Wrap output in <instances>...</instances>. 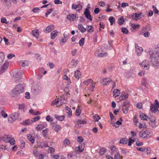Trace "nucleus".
Wrapping results in <instances>:
<instances>
[{
  "mask_svg": "<svg viewBox=\"0 0 159 159\" xmlns=\"http://www.w3.org/2000/svg\"><path fill=\"white\" fill-rule=\"evenodd\" d=\"M148 53L152 64L156 66H158L159 64V52L155 50H151L149 51Z\"/></svg>",
  "mask_w": 159,
  "mask_h": 159,
  "instance_id": "nucleus-1",
  "label": "nucleus"
},
{
  "mask_svg": "<svg viewBox=\"0 0 159 159\" xmlns=\"http://www.w3.org/2000/svg\"><path fill=\"white\" fill-rule=\"evenodd\" d=\"M25 84L24 83L16 85L12 90L11 96L14 97L16 95L23 93L25 92Z\"/></svg>",
  "mask_w": 159,
  "mask_h": 159,
  "instance_id": "nucleus-2",
  "label": "nucleus"
},
{
  "mask_svg": "<svg viewBox=\"0 0 159 159\" xmlns=\"http://www.w3.org/2000/svg\"><path fill=\"white\" fill-rule=\"evenodd\" d=\"M95 53L96 55L98 57H104L107 55L106 49H104L103 48H98Z\"/></svg>",
  "mask_w": 159,
  "mask_h": 159,
  "instance_id": "nucleus-3",
  "label": "nucleus"
},
{
  "mask_svg": "<svg viewBox=\"0 0 159 159\" xmlns=\"http://www.w3.org/2000/svg\"><path fill=\"white\" fill-rule=\"evenodd\" d=\"M11 76L15 81L16 83H18L21 78V73L18 71H16L13 72L11 74Z\"/></svg>",
  "mask_w": 159,
  "mask_h": 159,
  "instance_id": "nucleus-4",
  "label": "nucleus"
},
{
  "mask_svg": "<svg viewBox=\"0 0 159 159\" xmlns=\"http://www.w3.org/2000/svg\"><path fill=\"white\" fill-rule=\"evenodd\" d=\"M9 65V62L6 61L0 66V75L7 71Z\"/></svg>",
  "mask_w": 159,
  "mask_h": 159,
  "instance_id": "nucleus-5",
  "label": "nucleus"
},
{
  "mask_svg": "<svg viewBox=\"0 0 159 159\" xmlns=\"http://www.w3.org/2000/svg\"><path fill=\"white\" fill-rule=\"evenodd\" d=\"M19 114L15 112L11 114L8 117V121L9 123H12L19 118Z\"/></svg>",
  "mask_w": 159,
  "mask_h": 159,
  "instance_id": "nucleus-6",
  "label": "nucleus"
},
{
  "mask_svg": "<svg viewBox=\"0 0 159 159\" xmlns=\"http://www.w3.org/2000/svg\"><path fill=\"white\" fill-rule=\"evenodd\" d=\"M152 135V133L148 130L141 131L139 133V136L143 138L150 137Z\"/></svg>",
  "mask_w": 159,
  "mask_h": 159,
  "instance_id": "nucleus-7",
  "label": "nucleus"
},
{
  "mask_svg": "<svg viewBox=\"0 0 159 159\" xmlns=\"http://www.w3.org/2000/svg\"><path fill=\"white\" fill-rule=\"evenodd\" d=\"M139 65L142 69L145 70L148 69L149 67V62L146 60L143 61L142 63H139Z\"/></svg>",
  "mask_w": 159,
  "mask_h": 159,
  "instance_id": "nucleus-8",
  "label": "nucleus"
},
{
  "mask_svg": "<svg viewBox=\"0 0 159 159\" xmlns=\"http://www.w3.org/2000/svg\"><path fill=\"white\" fill-rule=\"evenodd\" d=\"M135 48L137 55L138 56H140L143 51V48L138 46L137 43L135 44Z\"/></svg>",
  "mask_w": 159,
  "mask_h": 159,
  "instance_id": "nucleus-9",
  "label": "nucleus"
},
{
  "mask_svg": "<svg viewBox=\"0 0 159 159\" xmlns=\"http://www.w3.org/2000/svg\"><path fill=\"white\" fill-rule=\"evenodd\" d=\"M18 108L23 112H25L27 110V107L23 103H19L17 104Z\"/></svg>",
  "mask_w": 159,
  "mask_h": 159,
  "instance_id": "nucleus-10",
  "label": "nucleus"
},
{
  "mask_svg": "<svg viewBox=\"0 0 159 159\" xmlns=\"http://www.w3.org/2000/svg\"><path fill=\"white\" fill-rule=\"evenodd\" d=\"M84 14L87 19L90 21L92 20L91 16L90 14V11L88 8L85 9Z\"/></svg>",
  "mask_w": 159,
  "mask_h": 159,
  "instance_id": "nucleus-11",
  "label": "nucleus"
},
{
  "mask_svg": "<svg viewBox=\"0 0 159 159\" xmlns=\"http://www.w3.org/2000/svg\"><path fill=\"white\" fill-rule=\"evenodd\" d=\"M41 90V88L40 86H37L36 87H33L31 89L32 92L34 94H37L40 92Z\"/></svg>",
  "mask_w": 159,
  "mask_h": 159,
  "instance_id": "nucleus-12",
  "label": "nucleus"
},
{
  "mask_svg": "<svg viewBox=\"0 0 159 159\" xmlns=\"http://www.w3.org/2000/svg\"><path fill=\"white\" fill-rule=\"evenodd\" d=\"M71 8L72 9H77V10L79 11L82 8V7L80 4H76L73 3L72 5Z\"/></svg>",
  "mask_w": 159,
  "mask_h": 159,
  "instance_id": "nucleus-13",
  "label": "nucleus"
},
{
  "mask_svg": "<svg viewBox=\"0 0 159 159\" xmlns=\"http://www.w3.org/2000/svg\"><path fill=\"white\" fill-rule=\"evenodd\" d=\"M47 125L46 123H43V124L38 125L36 127V129L38 131L41 130L44 128L47 127Z\"/></svg>",
  "mask_w": 159,
  "mask_h": 159,
  "instance_id": "nucleus-14",
  "label": "nucleus"
},
{
  "mask_svg": "<svg viewBox=\"0 0 159 159\" xmlns=\"http://www.w3.org/2000/svg\"><path fill=\"white\" fill-rule=\"evenodd\" d=\"M51 145V143L48 141H43L41 143L40 146L41 148L49 147Z\"/></svg>",
  "mask_w": 159,
  "mask_h": 159,
  "instance_id": "nucleus-15",
  "label": "nucleus"
},
{
  "mask_svg": "<svg viewBox=\"0 0 159 159\" xmlns=\"http://www.w3.org/2000/svg\"><path fill=\"white\" fill-rule=\"evenodd\" d=\"M111 81V80L109 78H105L101 80V82L104 85H106L110 84Z\"/></svg>",
  "mask_w": 159,
  "mask_h": 159,
  "instance_id": "nucleus-16",
  "label": "nucleus"
},
{
  "mask_svg": "<svg viewBox=\"0 0 159 159\" xmlns=\"http://www.w3.org/2000/svg\"><path fill=\"white\" fill-rule=\"evenodd\" d=\"M141 17V13H135L133 14L132 15V19L136 21L137 20Z\"/></svg>",
  "mask_w": 159,
  "mask_h": 159,
  "instance_id": "nucleus-17",
  "label": "nucleus"
},
{
  "mask_svg": "<svg viewBox=\"0 0 159 159\" xmlns=\"http://www.w3.org/2000/svg\"><path fill=\"white\" fill-rule=\"evenodd\" d=\"M10 137L9 135H4L1 137V139L5 143H7L10 140Z\"/></svg>",
  "mask_w": 159,
  "mask_h": 159,
  "instance_id": "nucleus-18",
  "label": "nucleus"
},
{
  "mask_svg": "<svg viewBox=\"0 0 159 159\" xmlns=\"http://www.w3.org/2000/svg\"><path fill=\"white\" fill-rule=\"evenodd\" d=\"M76 17V15L73 14H69L67 16V19L70 21H73Z\"/></svg>",
  "mask_w": 159,
  "mask_h": 159,
  "instance_id": "nucleus-19",
  "label": "nucleus"
},
{
  "mask_svg": "<svg viewBox=\"0 0 159 159\" xmlns=\"http://www.w3.org/2000/svg\"><path fill=\"white\" fill-rule=\"evenodd\" d=\"M54 29V26L52 25H50L48 26L44 31L46 33L50 32Z\"/></svg>",
  "mask_w": 159,
  "mask_h": 159,
  "instance_id": "nucleus-20",
  "label": "nucleus"
},
{
  "mask_svg": "<svg viewBox=\"0 0 159 159\" xmlns=\"http://www.w3.org/2000/svg\"><path fill=\"white\" fill-rule=\"evenodd\" d=\"M51 105L52 106L56 105L57 107H59L61 106V104L59 103L58 99L56 98L51 102Z\"/></svg>",
  "mask_w": 159,
  "mask_h": 159,
  "instance_id": "nucleus-21",
  "label": "nucleus"
},
{
  "mask_svg": "<svg viewBox=\"0 0 159 159\" xmlns=\"http://www.w3.org/2000/svg\"><path fill=\"white\" fill-rule=\"evenodd\" d=\"M61 128V127L59 125H54L52 126V129L57 132H58L60 130Z\"/></svg>",
  "mask_w": 159,
  "mask_h": 159,
  "instance_id": "nucleus-22",
  "label": "nucleus"
},
{
  "mask_svg": "<svg viewBox=\"0 0 159 159\" xmlns=\"http://www.w3.org/2000/svg\"><path fill=\"white\" fill-rule=\"evenodd\" d=\"M18 64L19 65L23 67H24L27 66L29 64V62L27 61L22 60L19 61Z\"/></svg>",
  "mask_w": 159,
  "mask_h": 159,
  "instance_id": "nucleus-23",
  "label": "nucleus"
},
{
  "mask_svg": "<svg viewBox=\"0 0 159 159\" xmlns=\"http://www.w3.org/2000/svg\"><path fill=\"white\" fill-rule=\"evenodd\" d=\"M158 108L154 104H152L150 106L151 111L153 113H155L158 111Z\"/></svg>",
  "mask_w": 159,
  "mask_h": 159,
  "instance_id": "nucleus-24",
  "label": "nucleus"
},
{
  "mask_svg": "<svg viewBox=\"0 0 159 159\" xmlns=\"http://www.w3.org/2000/svg\"><path fill=\"white\" fill-rule=\"evenodd\" d=\"M65 116H59L57 114H55L54 115V117L56 119L58 120L61 121L64 120L65 118Z\"/></svg>",
  "mask_w": 159,
  "mask_h": 159,
  "instance_id": "nucleus-25",
  "label": "nucleus"
},
{
  "mask_svg": "<svg viewBox=\"0 0 159 159\" xmlns=\"http://www.w3.org/2000/svg\"><path fill=\"white\" fill-rule=\"evenodd\" d=\"M32 33L33 36L35 37L37 39H38L39 38V33L38 30L36 29L32 31Z\"/></svg>",
  "mask_w": 159,
  "mask_h": 159,
  "instance_id": "nucleus-26",
  "label": "nucleus"
},
{
  "mask_svg": "<svg viewBox=\"0 0 159 159\" xmlns=\"http://www.w3.org/2000/svg\"><path fill=\"white\" fill-rule=\"evenodd\" d=\"M5 55L2 52H0V66L3 63L5 60Z\"/></svg>",
  "mask_w": 159,
  "mask_h": 159,
  "instance_id": "nucleus-27",
  "label": "nucleus"
},
{
  "mask_svg": "<svg viewBox=\"0 0 159 159\" xmlns=\"http://www.w3.org/2000/svg\"><path fill=\"white\" fill-rule=\"evenodd\" d=\"M76 123L78 126H81L82 124H85L86 121L84 120H76Z\"/></svg>",
  "mask_w": 159,
  "mask_h": 159,
  "instance_id": "nucleus-28",
  "label": "nucleus"
},
{
  "mask_svg": "<svg viewBox=\"0 0 159 159\" xmlns=\"http://www.w3.org/2000/svg\"><path fill=\"white\" fill-rule=\"evenodd\" d=\"M128 93H122L119 97V100L122 101L124 99H125L128 98Z\"/></svg>",
  "mask_w": 159,
  "mask_h": 159,
  "instance_id": "nucleus-29",
  "label": "nucleus"
},
{
  "mask_svg": "<svg viewBox=\"0 0 159 159\" xmlns=\"http://www.w3.org/2000/svg\"><path fill=\"white\" fill-rule=\"evenodd\" d=\"M114 155V159H121L122 158V156H121L119 152H116L114 154L112 155Z\"/></svg>",
  "mask_w": 159,
  "mask_h": 159,
  "instance_id": "nucleus-30",
  "label": "nucleus"
},
{
  "mask_svg": "<svg viewBox=\"0 0 159 159\" xmlns=\"http://www.w3.org/2000/svg\"><path fill=\"white\" fill-rule=\"evenodd\" d=\"M58 100L59 101V103L61 104V106L62 104H65L66 102V100L63 95H62V96H61L60 98H58Z\"/></svg>",
  "mask_w": 159,
  "mask_h": 159,
  "instance_id": "nucleus-31",
  "label": "nucleus"
},
{
  "mask_svg": "<svg viewBox=\"0 0 159 159\" xmlns=\"http://www.w3.org/2000/svg\"><path fill=\"white\" fill-rule=\"evenodd\" d=\"M84 143H83L82 144H81V145H80L79 146L78 149L77 148L76 150L80 152H82L84 149Z\"/></svg>",
  "mask_w": 159,
  "mask_h": 159,
  "instance_id": "nucleus-32",
  "label": "nucleus"
},
{
  "mask_svg": "<svg viewBox=\"0 0 159 159\" xmlns=\"http://www.w3.org/2000/svg\"><path fill=\"white\" fill-rule=\"evenodd\" d=\"M110 149L111 151V153L112 155L115 153L116 152H118L117 148L114 146H111Z\"/></svg>",
  "mask_w": 159,
  "mask_h": 159,
  "instance_id": "nucleus-33",
  "label": "nucleus"
},
{
  "mask_svg": "<svg viewBox=\"0 0 159 159\" xmlns=\"http://www.w3.org/2000/svg\"><path fill=\"white\" fill-rule=\"evenodd\" d=\"M6 101L5 97L2 95L0 96V103L2 105H4L5 102Z\"/></svg>",
  "mask_w": 159,
  "mask_h": 159,
  "instance_id": "nucleus-34",
  "label": "nucleus"
},
{
  "mask_svg": "<svg viewBox=\"0 0 159 159\" xmlns=\"http://www.w3.org/2000/svg\"><path fill=\"white\" fill-rule=\"evenodd\" d=\"M78 28L82 33H84L86 31V29L83 27L82 24H79L78 25Z\"/></svg>",
  "mask_w": 159,
  "mask_h": 159,
  "instance_id": "nucleus-35",
  "label": "nucleus"
},
{
  "mask_svg": "<svg viewBox=\"0 0 159 159\" xmlns=\"http://www.w3.org/2000/svg\"><path fill=\"white\" fill-rule=\"evenodd\" d=\"M27 138L28 140L31 142V143H34V137L32 134H30L27 136Z\"/></svg>",
  "mask_w": 159,
  "mask_h": 159,
  "instance_id": "nucleus-36",
  "label": "nucleus"
},
{
  "mask_svg": "<svg viewBox=\"0 0 159 159\" xmlns=\"http://www.w3.org/2000/svg\"><path fill=\"white\" fill-rule=\"evenodd\" d=\"M58 32L57 30H54L51 34V38L52 39H53L57 36Z\"/></svg>",
  "mask_w": 159,
  "mask_h": 159,
  "instance_id": "nucleus-37",
  "label": "nucleus"
},
{
  "mask_svg": "<svg viewBox=\"0 0 159 159\" xmlns=\"http://www.w3.org/2000/svg\"><path fill=\"white\" fill-rule=\"evenodd\" d=\"M65 110L66 112L69 116H72V111L70 108L68 107H66L65 108Z\"/></svg>",
  "mask_w": 159,
  "mask_h": 159,
  "instance_id": "nucleus-38",
  "label": "nucleus"
},
{
  "mask_svg": "<svg viewBox=\"0 0 159 159\" xmlns=\"http://www.w3.org/2000/svg\"><path fill=\"white\" fill-rule=\"evenodd\" d=\"M81 111V108L78 106L77 108L76 109L75 111V115L76 116H79L80 114Z\"/></svg>",
  "mask_w": 159,
  "mask_h": 159,
  "instance_id": "nucleus-39",
  "label": "nucleus"
},
{
  "mask_svg": "<svg viewBox=\"0 0 159 159\" xmlns=\"http://www.w3.org/2000/svg\"><path fill=\"white\" fill-rule=\"evenodd\" d=\"M80 75L81 72L77 70L75 72L74 76L76 79H79L80 78Z\"/></svg>",
  "mask_w": 159,
  "mask_h": 159,
  "instance_id": "nucleus-40",
  "label": "nucleus"
},
{
  "mask_svg": "<svg viewBox=\"0 0 159 159\" xmlns=\"http://www.w3.org/2000/svg\"><path fill=\"white\" fill-rule=\"evenodd\" d=\"M63 79L67 81V85H69L71 83L70 79L66 75H64L63 77Z\"/></svg>",
  "mask_w": 159,
  "mask_h": 159,
  "instance_id": "nucleus-41",
  "label": "nucleus"
},
{
  "mask_svg": "<svg viewBox=\"0 0 159 159\" xmlns=\"http://www.w3.org/2000/svg\"><path fill=\"white\" fill-rule=\"evenodd\" d=\"M93 80L91 79H89L84 81L83 84L86 85H88L92 83Z\"/></svg>",
  "mask_w": 159,
  "mask_h": 159,
  "instance_id": "nucleus-42",
  "label": "nucleus"
},
{
  "mask_svg": "<svg viewBox=\"0 0 159 159\" xmlns=\"http://www.w3.org/2000/svg\"><path fill=\"white\" fill-rule=\"evenodd\" d=\"M63 36L64 37L61 39V41L62 43H65L67 41L68 38V37L67 35L65 34H63Z\"/></svg>",
  "mask_w": 159,
  "mask_h": 159,
  "instance_id": "nucleus-43",
  "label": "nucleus"
},
{
  "mask_svg": "<svg viewBox=\"0 0 159 159\" xmlns=\"http://www.w3.org/2000/svg\"><path fill=\"white\" fill-rule=\"evenodd\" d=\"M86 29L89 33H91L93 31V29L91 25H87Z\"/></svg>",
  "mask_w": 159,
  "mask_h": 159,
  "instance_id": "nucleus-44",
  "label": "nucleus"
},
{
  "mask_svg": "<svg viewBox=\"0 0 159 159\" xmlns=\"http://www.w3.org/2000/svg\"><path fill=\"white\" fill-rule=\"evenodd\" d=\"M141 120H147L148 117L146 115L143 113L141 115H140L139 116Z\"/></svg>",
  "mask_w": 159,
  "mask_h": 159,
  "instance_id": "nucleus-45",
  "label": "nucleus"
},
{
  "mask_svg": "<svg viewBox=\"0 0 159 159\" xmlns=\"http://www.w3.org/2000/svg\"><path fill=\"white\" fill-rule=\"evenodd\" d=\"M40 119V116H37L34 117V118H32L31 120V121L32 122H35L39 120Z\"/></svg>",
  "mask_w": 159,
  "mask_h": 159,
  "instance_id": "nucleus-46",
  "label": "nucleus"
},
{
  "mask_svg": "<svg viewBox=\"0 0 159 159\" xmlns=\"http://www.w3.org/2000/svg\"><path fill=\"white\" fill-rule=\"evenodd\" d=\"M129 107H127L123 106L122 107V111L125 114H126L128 111Z\"/></svg>",
  "mask_w": 159,
  "mask_h": 159,
  "instance_id": "nucleus-47",
  "label": "nucleus"
},
{
  "mask_svg": "<svg viewBox=\"0 0 159 159\" xmlns=\"http://www.w3.org/2000/svg\"><path fill=\"white\" fill-rule=\"evenodd\" d=\"M0 112H1L2 115L4 118H5L7 116V114L5 113L3 110V107H2V110L0 111Z\"/></svg>",
  "mask_w": 159,
  "mask_h": 159,
  "instance_id": "nucleus-48",
  "label": "nucleus"
},
{
  "mask_svg": "<svg viewBox=\"0 0 159 159\" xmlns=\"http://www.w3.org/2000/svg\"><path fill=\"white\" fill-rule=\"evenodd\" d=\"M32 121L30 120H27L23 121L22 124L23 125H30L32 123Z\"/></svg>",
  "mask_w": 159,
  "mask_h": 159,
  "instance_id": "nucleus-49",
  "label": "nucleus"
},
{
  "mask_svg": "<svg viewBox=\"0 0 159 159\" xmlns=\"http://www.w3.org/2000/svg\"><path fill=\"white\" fill-rule=\"evenodd\" d=\"M120 143L123 144H126L127 143V140L126 139H121L120 140Z\"/></svg>",
  "mask_w": 159,
  "mask_h": 159,
  "instance_id": "nucleus-50",
  "label": "nucleus"
},
{
  "mask_svg": "<svg viewBox=\"0 0 159 159\" xmlns=\"http://www.w3.org/2000/svg\"><path fill=\"white\" fill-rule=\"evenodd\" d=\"M65 146L69 145L70 143V141L67 139H66L63 142Z\"/></svg>",
  "mask_w": 159,
  "mask_h": 159,
  "instance_id": "nucleus-51",
  "label": "nucleus"
},
{
  "mask_svg": "<svg viewBox=\"0 0 159 159\" xmlns=\"http://www.w3.org/2000/svg\"><path fill=\"white\" fill-rule=\"evenodd\" d=\"M124 22V19L123 16H121L120 18L118 19V23L120 25H122Z\"/></svg>",
  "mask_w": 159,
  "mask_h": 159,
  "instance_id": "nucleus-52",
  "label": "nucleus"
},
{
  "mask_svg": "<svg viewBox=\"0 0 159 159\" xmlns=\"http://www.w3.org/2000/svg\"><path fill=\"white\" fill-rule=\"evenodd\" d=\"M96 83H93V82L92 83H91L90 85V88L89 89V91H93V90L94 89L95 87V84Z\"/></svg>",
  "mask_w": 159,
  "mask_h": 159,
  "instance_id": "nucleus-53",
  "label": "nucleus"
},
{
  "mask_svg": "<svg viewBox=\"0 0 159 159\" xmlns=\"http://www.w3.org/2000/svg\"><path fill=\"white\" fill-rule=\"evenodd\" d=\"M72 65V67H75L77 65V61L75 60H73L70 63Z\"/></svg>",
  "mask_w": 159,
  "mask_h": 159,
  "instance_id": "nucleus-54",
  "label": "nucleus"
},
{
  "mask_svg": "<svg viewBox=\"0 0 159 159\" xmlns=\"http://www.w3.org/2000/svg\"><path fill=\"white\" fill-rule=\"evenodd\" d=\"M106 149L105 148H102L100 150L99 153L100 155H102L106 152Z\"/></svg>",
  "mask_w": 159,
  "mask_h": 159,
  "instance_id": "nucleus-55",
  "label": "nucleus"
},
{
  "mask_svg": "<svg viewBox=\"0 0 159 159\" xmlns=\"http://www.w3.org/2000/svg\"><path fill=\"white\" fill-rule=\"evenodd\" d=\"M93 119L95 121H98L100 119V117L97 114L95 115L93 117Z\"/></svg>",
  "mask_w": 159,
  "mask_h": 159,
  "instance_id": "nucleus-56",
  "label": "nucleus"
},
{
  "mask_svg": "<svg viewBox=\"0 0 159 159\" xmlns=\"http://www.w3.org/2000/svg\"><path fill=\"white\" fill-rule=\"evenodd\" d=\"M84 38H81L79 41V43L80 45L82 46H83L84 44Z\"/></svg>",
  "mask_w": 159,
  "mask_h": 159,
  "instance_id": "nucleus-57",
  "label": "nucleus"
},
{
  "mask_svg": "<svg viewBox=\"0 0 159 159\" xmlns=\"http://www.w3.org/2000/svg\"><path fill=\"white\" fill-rule=\"evenodd\" d=\"M15 140L13 138H11L10 137V140L8 142L9 143L11 144L12 145H14L15 143Z\"/></svg>",
  "mask_w": 159,
  "mask_h": 159,
  "instance_id": "nucleus-58",
  "label": "nucleus"
},
{
  "mask_svg": "<svg viewBox=\"0 0 159 159\" xmlns=\"http://www.w3.org/2000/svg\"><path fill=\"white\" fill-rule=\"evenodd\" d=\"M121 29L122 32L124 34H127L128 32V30L126 28L122 27Z\"/></svg>",
  "mask_w": 159,
  "mask_h": 159,
  "instance_id": "nucleus-59",
  "label": "nucleus"
},
{
  "mask_svg": "<svg viewBox=\"0 0 159 159\" xmlns=\"http://www.w3.org/2000/svg\"><path fill=\"white\" fill-rule=\"evenodd\" d=\"M148 119L151 121V122H155V118L154 116L149 117H148Z\"/></svg>",
  "mask_w": 159,
  "mask_h": 159,
  "instance_id": "nucleus-60",
  "label": "nucleus"
},
{
  "mask_svg": "<svg viewBox=\"0 0 159 159\" xmlns=\"http://www.w3.org/2000/svg\"><path fill=\"white\" fill-rule=\"evenodd\" d=\"M46 119L48 121H50L51 122H52L53 121V118L51 117L49 115H48L46 116Z\"/></svg>",
  "mask_w": 159,
  "mask_h": 159,
  "instance_id": "nucleus-61",
  "label": "nucleus"
},
{
  "mask_svg": "<svg viewBox=\"0 0 159 159\" xmlns=\"http://www.w3.org/2000/svg\"><path fill=\"white\" fill-rule=\"evenodd\" d=\"M48 129L47 128L43 130L42 134L44 137H46L47 134L48 133Z\"/></svg>",
  "mask_w": 159,
  "mask_h": 159,
  "instance_id": "nucleus-62",
  "label": "nucleus"
},
{
  "mask_svg": "<svg viewBox=\"0 0 159 159\" xmlns=\"http://www.w3.org/2000/svg\"><path fill=\"white\" fill-rule=\"evenodd\" d=\"M109 20L111 25H113V23L115 20L114 18L112 16H110L109 18Z\"/></svg>",
  "mask_w": 159,
  "mask_h": 159,
  "instance_id": "nucleus-63",
  "label": "nucleus"
},
{
  "mask_svg": "<svg viewBox=\"0 0 159 159\" xmlns=\"http://www.w3.org/2000/svg\"><path fill=\"white\" fill-rule=\"evenodd\" d=\"M53 9L51 8L48 10L46 12L45 16L46 17H47L48 15L50 14L52 11Z\"/></svg>",
  "mask_w": 159,
  "mask_h": 159,
  "instance_id": "nucleus-64",
  "label": "nucleus"
}]
</instances>
